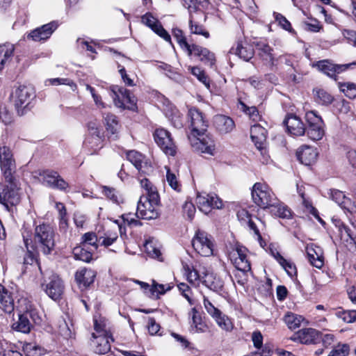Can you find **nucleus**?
Masks as SVG:
<instances>
[{"mask_svg":"<svg viewBox=\"0 0 356 356\" xmlns=\"http://www.w3.org/2000/svg\"><path fill=\"white\" fill-rule=\"evenodd\" d=\"M165 115L174 127L177 129L183 127V116L177 108L173 106L170 107V110L165 112Z\"/></svg>","mask_w":356,"mask_h":356,"instance_id":"nucleus-40","label":"nucleus"},{"mask_svg":"<svg viewBox=\"0 0 356 356\" xmlns=\"http://www.w3.org/2000/svg\"><path fill=\"white\" fill-rule=\"evenodd\" d=\"M140 184L142 188L146 191L145 197H150L152 193H158L156 188L152 185L149 180L147 178L139 179Z\"/></svg>","mask_w":356,"mask_h":356,"instance_id":"nucleus-64","label":"nucleus"},{"mask_svg":"<svg viewBox=\"0 0 356 356\" xmlns=\"http://www.w3.org/2000/svg\"><path fill=\"white\" fill-rule=\"evenodd\" d=\"M288 132L293 136H302L306 131L305 124L299 117L293 114H289L284 120Z\"/></svg>","mask_w":356,"mask_h":356,"instance_id":"nucleus-24","label":"nucleus"},{"mask_svg":"<svg viewBox=\"0 0 356 356\" xmlns=\"http://www.w3.org/2000/svg\"><path fill=\"white\" fill-rule=\"evenodd\" d=\"M196 204L199 209L207 214L212 209H221L222 208L223 203L216 194H207L205 193H199L196 197Z\"/></svg>","mask_w":356,"mask_h":356,"instance_id":"nucleus-18","label":"nucleus"},{"mask_svg":"<svg viewBox=\"0 0 356 356\" xmlns=\"http://www.w3.org/2000/svg\"><path fill=\"white\" fill-rule=\"evenodd\" d=\"M188 140L194 151L209 156L216 154V143L211 135L206 133L202 136L188 135Z\"/></svg>","mask_w":356,"mask_h":356,"instance_id":"nucleus-8","label":"nucleus"},{"mask_svg":"<svg viewBox=\"0 0 356 356\" xmlns=\"http://www.w3.org/2000/svg\"><path fill=\"white\" fill-rule=\"evenodd\" d=\"M203 304L207 313L214 319L221 329L225 331H231L233 329V324L230 318L222 314V312L216 307L205 296L203 298Z\"/></svg>","mask_w":356,"mask_h":356,"instance_id":"nucleus-14","label":"nucleus"},{"mask_svg":"<svg viewBox=\"0 0 356 356\" xmlns=\"http://www.w3.org/2000/svg\"><path fill=\"white\" fill-rule=\"evenodd\" d=\"M336 227L338 229V232L340 234L341 238L346 241H354L352 231L350 229L343 224L340 220H334L333 221Z\"/></svg>","mask_w":356,"mask_h":356,"instance_id":"nucleus-46","label":"nucleus"},{"mask_svg":"<svg viewBox=\"0 0 356 356\" xmlns=\"http://www.w3.org/2000/svg\"><path fill=\"white\" fill-rule=\"evenodd\" d=\"M238 108L245 112L254 121H257L259 118V113L255 106H248L245 104L239 101Z\"/></svg>","mask_w":356,"mask_h":356,"instance_id":"nucleus-56","label":"nucleus"},{"mask_svg":"<svg viewBox=\"0 0 356 356\" xmlns=\"http://www.w3.org/2000/svg\"><path fill=\"white\" fill-rule=\"evenodd\" d=\"M99 236L94 232H87L82 236V244L84 247H89L92 250H97L98 248Z\"/></svg>","mask_w":356,"mask_h":356,"instance_id":"nucleus-47","label":"nucleus"},{"mask_svg":"<svg viewBox=\"0 0 356 356\" xmlns=\"http://www.w3.org/2000/svg\"><path fill=\"white\" fill-rule=\"evenodd\" d=\"M96 324L95 332L92 333L91 346L97 354H106L111 350V342L113 341L112 334L105 335L104 330Z\"/></svg>","mask_w":356,"mask_h":356,"instance_id":"nucleus-11","label":"nucleus"},{"mask_svg":"<svg viewBox=\"0 0 356 356\" xmlns=\"http://www.w3.org/2000/svg\"><path fill=\"white\" fill-rule=\"evenodd\" d=\"M42 288L49 298L57 300L61 298L65 286L58 275L51 273L44 279V282L42 283Z\"/></svg>","mask_w":356,"mask_h":356,"instance_id":"nucleus-12","label":"nucleus"},{"mask_svg":"<svg viewBox=\"0 0 356 356\" xmlns=\"http://www.w3.org/2000/svg\"><path fill=\"white\" fill-rule=\"evenodd\" d=\"M229 54L237 55L245 61H249L254 56L253 47L247 44L238 43L236 47H232Z\"/></svg>","mask_w":356,"mask_h":356,"instance_id":"nucleus-34","label":"nucleus"},{"mask_svg":"<svg viewBox=\"0 0 356 356\" xmlns=\"http://www.w3.org/2000/svg\"><path fill=\"white\" fill-rule=\"evenodd\" d=\"M306 249L310 264L317 268H321L324 264L321 248L318 246L311 245L307 246Z\"/></svg>","mask_w":356,"mask_h":356,"instance_id":"nucleus-35","label":"nucleus"},{"mask_svg":"<svg viewBox=\"0 0 356 356\" xmlns=\"http://www.w3.org/2000/svg\"><path fill=\"white\" fill-rule=\"evenodd\" d=\"M273 16L278 24L284 30L291 31V24L289 20L282 14L274 12Z\"/></svg>","mask_w":356,"mask_h":356,"instance_id":"nucleus-61","label":"nucleus"},{"mask_svg":"<svg viewBox=\"0 0 356 356\" xmlns=\"http://www.w3.org/2000/svg\"><path fill=\"white\" fill-rule=\"evenodd\" d=\"M302 343H316L321 339V333L313 328H305L299 330L296 334V338Z\"/></svg>","mask_w":356,"mask_h":356,"instance_id":"nucleus-27","label":"nucleus"},{"mask_svg":"<svg viewBox=\"0 0 356 356\" xmlns=\"http://www.w3.org/2000/svg\"><path fill=\"white\" fill-rule=\"evenodd\" d=\"M280 266L286 270L287 274L292 277L297 273L296 266L294 264L285 259L284 257H280Z\"/></svg>","mask_w":356,"mask_h":356,"instance_id":"nucleus-63","label":"nucleus"},{"mask_svg":"<svg viewBox=\"0 0 356 356\" xmlns=\"http://www.w3.org/2000/svg\"><path fill=\"white\" fill-rule=\"evenodd\" d=\"M22 234L24 243L27 249L24 257V264H32L35 259L34 251L49 254L55 247V233L53 227L46 223H41L35 227L33 237L32 233L26 227L22 228Z\"/></svg>","mask_w":356,"mask_h":356,"instance_id":"nucleus-1","label":"nucleus"},{"mask_svg":"<svg viewBox=\"0 0 356 356\" xmlns=\"http://www.w3.org/2000/svg\"><path fill=\"white\" fill-rule=\"evenodd\" d=\"M142 22L149 27L154 32L163 38L165 41H171V37L163 29L161 23L150 13H146L142 17Z\"/></svg>","mask_w":356,"mask_h":356,"instance_id":"nucleus-25","label":"nucleus"},{"mask_svg":"<svg viewBox=\"0 0 356 356\" xmlns=\"http://www.w3.org/2000/svg\"><path fill=\"white\" fill-rule=\"evenodd\" d=\"M160 201L159 193H152L150 197L140 196L137 205L136 216L144 220L155 219L159 213L156 207Z\"/></svg>","mask_w":356,"mask_h":356,"instance_id":"nucleus-3","label":"nucleus"},{"mask_svg":"<svg viewBox=\"0 0 356 356\" xmlns=\"http://www.w3.org/2000/svg\"><path fill=\"white\" fill-rule=\"evenodd\" d=\"M270 206L268 209L273 216L281 218H289L291 216V209L277 198V202Z\"/></svg>","mask_w":356,"mask_h":356,"instance_id":"nucleus-38","label":"nucleus"},{"mask_svg":"<svg viewBox=\"0 0 356 356\" xmlns=\"http://www.w3.org/2000/svg\"><path fill=\"white\" fill-rule=\"evenodd\" d=\"M187 54L188 56L194 55L195 56L200 58L201 61L210 66H213L216 61L213 53L211 52L206 48H203L196 44H192Z\"/></svg>","mask_w":356,"mask_h":356,"instance_id":"nucleus-26","label":"nucleus"},{"mask_svg":"<svg viewBox=\"0 0 356 356\" xmlns=\"http://www.w3.org/2000/svg\"><path fill=\"white\" fill-rule=\"evenodd\" d=\"M251 194L253 202L263 209H268L270 206H273L272 204L277 202V197L266 184L255 183Z\"/></svg>","mask_w":356,"mask_h":356,"instance_id":"nucleus-4","label":"nucleus"},{"mask_svg":"<svg viewBox=\"0 0 356 356\" xmlns=\"http://www.w3.org/2000/svg\"><path fill=\"white\" fill-rule=\"evenodd\" d=\"M153 136L155 143L166 155L174 156L176 154L177 146L168 130L163 128L156 129Z\"/></svg>","mask_w":356,"mask_h":356,"instance_id":"nucleus-10","label":"nucleus"},{"mask_svg":"<svg viewBox=\"0 0 356 356\" xmlns=\"http://www.w3.org/2000/svg\"><path fill=\"white\" fill-rule=\"evenodd\" d=\"M330 197L344 211L353 214L356 213V204L344 193L337 189H332L330 192Z\"/></svg>","mask_w":356,"mask_h":356,"instance_id":"nucleus-22","label":"nucleus"},{"mask_svg":"<svg viewBox=\"0 0 356 356\" xmlns=\"http://www.w3.org/2000/svg\"><path fill=\"white\" fill-rule=\"evenodd\" d=\"M298 159L304 165H309L316 160L318 153L316 149L304 145L298 149L296 153Z\"/></svg>","mask_w":356,"mask_h":356,"instance_id":"nucleus-28","label":"nucleus"},{"mask_svg":"<svg viewBox=\"0 0 356 356\" xmlns=\"http://www.w3.org/2000/svg\"><path fill=\"white\" fill-rule=\"evenodd\" d=\"M172 35L179 44L180 47L188 53L191 47V45L187 42L182 31L179 29H174L172 30Z\"/></svg>","mask_w":356,"mask_h":356,"instance_id":"nucleus-50","label":"nucleus"},{"mask_svg":"<svg viewBox=\"0 0 356 356\" xmlns=\"http://www.w3.org/2000/svg\"><path fill=\"white\" fill-rule=\"evenodd\" d=\"M104 120L108 134L116 138L120 127L118 118L112 113H106Z\"/></svg>","mask_w":356,"mask_h":356,"instance_id":"nucleus-39","label":"nucleus"},{"mask_svg":"<svg viewBox=\"0 0 356 356\" xmlns=\"http://www.w3.org/2000/svg\"><path fill=\"white\" fill-rule=\"evenodd\" d=\"M14 166L10 149L6 146L0 147V167L5 180H11L15 172Z\"/></svg>","mask_w":356,"mask_h":356,"instance_id":"nucleus-21","label":"nucleus"},{"mask_svg":"<svg viewBox=\"0 0 356 356\" xmlns=\"http://www.w3.org/2000/svg\"><path fill=\"white\" fill-rule=\"evenodd\" d=\"M229 258L235 268L243 274L251 270L250 262L247 257V249L243 246H236L229 253Z\"/></svg>","mask_w":356,"mask_h":356,"instance_id":"nucleus-16","label":"nucleus"},{"mask_svg":"<svg viewBox=\"0 0 356 356\" xmlns=\"http://www.w3.org/2000/svg\"><path fill=\"white\" fill-rule=\"evenodd\" d=\"M166 181L169 186L177 191H180L181 185L177 180L175 174L172 173L168 168H166Z\"/></svg>","mask_w":356,"mask_h":356,"instance_id":"nucleus-59","label":"nucleus"},{"mask_svg":"<svg viewBox=\"0 0 356 356\" xmlns=\"http://www.w3.org/2000/svg\"><path fill=\"white\" fill-rule=\"evenodd\" d=\"M40 181L44 185L60 191H66L69 184L59 174L54 170H43L39 172Z\"/></svg>","mask_w":356,"mask_h":356,"instance_id":"nucleus-19","label":"nucleus"},{"mask_svg":"<svg viewBox=\"0 0 356 356\" xmlns=\"http://www.w3.org/2000/svg\"><path fill=\"white\" fill-rule=\"evenodd\" d=\"M336 316L346 323H353L356 320V310L338 311Z\"/></svg>","mask_w":356,"mask_h":356,"instance_id":"nucleus-58","label":"nucleus"},{"mask_svg":"<svg viewBox=\"0 0 356 356\" xmlns=\"http://www.w3.org/2000/svg\"><path fill=\"white\" fill-rule=\"evenodd\" d=\"M0 303L3 311L8 314L12 313L17 306L14 303L11 293L1 284H0Z\"/></svg>","mask_w":356,"mask_h":356,"instance_id":"nucleus-36","label":"nucleus"},{"mask_svg":"<svg viewBox=\"0 0 356 356\" xmlns=\"http://www.w3.org/2000/svg\"><path fill=\"white\" fill-rule=\"evenodd\" d=\"M190 315L191 316V326L193 328L195 329V331L197 332H202L204 326L202 318L195 307L191 309Z\"/></svg>","mask_w":356,"mask_h":356,"instance_id":"nucleus-49","label":"nucleus"},{"mask_svg":"<svg viewBox=\"0 0 356 356\" xmlns=\"http://www.w3.org/2000/svg\"><path fill=\"white\" fill-rule=\"evenodd\" d=\"M257 49L259 55L266 65L273 67L275 65V58L273 54V49L268 44L265 42H258Z\"/></svg>","mask_w":356,"mask_h":356,"instance_id":"nucleus-33","label":"nucleus"},{"mask_svg":"<svg viewBox=\"0 0 356 356\" xmlns=\"http://www.w3.org/2000/svg\"><path fill=\"white\" fill-rule=\"evenodd\" d=\"M184 269L188 281L191 284H195L200 280L198 272L193 268L190 267L188 265H184Z\"/></svg>","mask_w":356,"mask_h":356,"instance_id":"nucleus-57","label":"nucleus"},{"mask_svg":"<svg viewBox=\"0 0 356 356\" xmlns=\"http://www.w3.org/2000/svg\"><path fill=\"white\" fill-rule=\"evenodd\" d=\"M213 125L222 134L231 132L235 127L234 120L224 115H217L213 118Z\"/></svg>","mask_w":356,"mask_h":356,"instance_id":"nucleus-29","label":"nucleus"},{"mask_svg":"<svg viewBox=\"0 0 356 356\" xmlns=\"http://www.w3.org/2000/svg\"><path fill=\"white\" fill-rule=\"evenodd\" d=\"M15 46L11 43L0 45V70L10 62L13 56Z\"/></svg>","mask_w":356,"mask_h":356,"instance_id":"nucleus-37","label":"nucleus"},{"mask_svg":"<svg viewBox=\"0 0 356 356\" xmlns=\"http://www.w3.org/2000/svg\"><path fill=\"white\" fill-rule=\"evenodd\" d=\"M95 251L89 247H84L83 245L73 249V254L76 259L85 262H90L92 259V252Z\"/></svg>","mask_w":356,"mask_h":356,"instance_id":"nucleus-42","label":"nucleus"},{"mask_svg":"<svg viewBox=\"0 0 356 356\" xmlns=\"http://www.w3.org/2000/svg\"><path fill=\"white\" fill-rule=\"evenodd\" d=\"M144 248L145 252L149 257L159 259L161 256V252L159 249L155 246L153 238L147 240L144 244Z\"/></svg>","mask_w":356,"mask_h":356,"instance_id":"nucleus-53","label":"nucleus"},{"mask_svg":"<svg viewBox=\"0 0 356 356\" xmlns=\"http://www.w3.org/2000/svg\"><path fill=\"white\" fill-rule=\"evenodd\" d=\"M111 92V96L117 107L131 111L136 110L137 99L129 90L121 86H112Z\"/></svg>","mask_w":356,"mask_h":356,"instance_id":"nucleus-6","label":"nucleus"},{"mask_svg":"<svg viewBox=\"0 0 356 356\" xmlns=\"http://www.w3.org/2000/svg\"><path fill=\"white\" fill-rule=\"evenodd\" d=\"M58 24L53 21L44 24L31 31L26 35V40H31L34 42H42L49 39L52 33L57 29Z\"/></svg>","mask_w":356,"mask_h":356,"instance_id":"nucleus-20","label":"nucleus"},{"mask_svg":"<svg viewBox=\"0 0 356 356\" xmlns=\"http://www.w3.org/2000/svg\"><path fill=\"white\" fill-rule=\"evenodd\" d=\"M5 181L6 184L0 183V204L9 211L11 207L17 205L20 202L19 188L13 176L10 181Z\"/></svg>","mask_w":356,"mask_h":356,"instance_id":"nucleus-5","label":"nucleus"},{"mask_svg":"<svg viewBox=\"0 0 356 356\" xmlns=\"http://www.w3.org/2000/svg\"><path fill=\"white\" fill-rule=\"evenodd\" d=\"M188 117L191 122L190 135L202 136L203 134L207 132L208 122L200 110L196 108H191L188 110Z\"/></svg>","mask_w":356,"mask_h":356,"instance_id":"nucleus-15","label":"nucleus"},{"mask_svg":"<svg viewBox=\"0 0 356 356\" xmlns=\"http://www.w3.org/2000/svg\"><path fill=\"white\" fill-rule=\"evenodd\" d=\"M237 218L241 222L248 224L250 229H252L257 236V239L260 245L264 247L266 243L261 238L259 229L257 228L255 223L252 221V216L250 214V213L245 209H240L237 212Z\"/></svg>","mask_w":356,"mask_h":356,"instance_id":"nucleus-31","label":"nucleus"},{"mask_svg":"<svg viewBox=\"0 0 356 356\" xmlns=\"http://www.w3.org/2000/svg\"><path fill=\"white\" fill-rule=\"evenodd\" d=\"M33 95L32 90L25 86H19L13 88L10 100L19 115L26 113Z\"/></svg>","mask_w":356,"mask_h":356,"instance_id":"nucleus-7","label":"nucleus"},{"mask_svg":"<svg viewBox=\"0 0 356 356\" xmlns=\"http://www.w3.org/2000/svg\"><path fill=\"white\" fill-rule=\"evenodd\" d=\"M205 285L213 291H218L223 287V282L213 273L207 274L204 281Z\"/></svg>","mask_w":356,"mask_h":356,"instance_id":"nucleus-44","label":"nucleus"},{"mask_svg":"<svg viewBox=\"0 0 356 356\" xmlns=\"http://www.w3.org/2000/svg\"><path fill=\"white\" fill-rule=\"evenodd\" d=\"M284 321L290 330H296L300 326L304 318L302 316L288 312L284 316Z\"/></svg>","mask_w":356,"mask_h":356,"instance_id":"nucleus-45","label":"nucleus"},{"mask_svg":"<svg viewBox=\"0 0 356 356\" xmlns=\"http://www.w3.org/2000/svg\"><path fill=\"white\" fill-rule=\"evenodd\" d=\"M305 119L308 126L323 124L321 117L314 111L307 112L305 114Z\"/></svg>","mask_w":356,"mask_h":356,"instance_id":"nucleus-62","label":"nucleus"},{"mask_svg":"<svg viewBox=\"0 0 356 356\" xmlns=\"http://www.w3.org/2000/svg\"><path fill=\"white\" fill-rule=\"evenodd\" d=\"M314 95L315 102L318 104L327 106L330 104L334 100L333 96L324 89H314Z\"/></svg>","mask_w":356,"mask_h":356,"instance_id":"nucleus-41","label":"nucleus"},{"mask_svg":"<svg viewBox=\"0 0 356 356\" xmlns=\"http://www.w3.org/2000/svg\"><path fill=\"white\" fill-rule=\"evenodd\" d=\"M102 193L115 204H120L123 202L122 196L113 188L103 186Z\"/></svg>","mask_w":356,"mask_h":356,"instance_id":"nucleus-48","label":"nucleus"},{"mask_svg":"<svg viewBox=\"0 0 356 356\" xmlns=\"http://www.w3.org/2000/svg\"><path fill=\"white\" fill-rule=\"evenodd\" d=\"M195 250L200 255L209 257L213 254V243L212 237L207 233L197 230L192 241Z\"/></svg>","mask_w":356,"mask_h":356,"instance_id":"nucleus-13","label":"nucleus"},{"mask_svg":"<svg viewBox=\"0 0 356 356\" xmlns=\"http://www.w3.org/2000/svg\"><path fill=\"white\" fill-rule=\"evenodd\" d=\"M355 65V62L348 64L337 65L332 63L328 60H322L318 61L315 64V66L320 72L336 81L337 79V74L346 71L351 66Z\"/></svg>","mask_w":356,"mask_h":356,"instance_id":"nucleus-17","label":"nucleus"},{"mask_svg":"<svg viewBox=\"0 0 356 356\" xmlns=\"http://www.w3.org/2000/svg\"><path fill=\"white\" fill-rule=\"evenodd\" d=\"M104 133L101 124L96 120L90 121L87 124V134L83 142L86 147L96 150L102 147Z\"/></svg>","mask_w":356,"mask_h":356,"instance_id":"nucleus-9","label":"nucleus"},{"mask_svg":"<svg viewBox=\"0 0 356 356\" xmlns=\"http://www.w3.org/2000/svg\"><path fill=\"white\" fill-rule=\"evenodd\" d=\"M339 87L346 97L350 99L356 98V84L350 82L339 83Z\"/></svg>","mask_w":356,"mask_h":356,"instance_id":"nucleus-51","label":"nucleus"},{"mask_svg":"<svg viewBox=\"0 0 356 356\" xmlns=\"http://www.w3.org/2000/svg\"><path fill=\"white\" fill-rule=\"evenodd\" d=\"M349 353V346L346 343H339L327 356H347Z\"/></svg>","mask_w":356,"mask_h":356,"instance_id":"nucleus-60","label":"nucleus"},{"mask_svg":"<svg viewBox=\"0 0 356 356\" xmlns=\"http://www.w3.org/2000/svg\"><path fill=\"white\" fill-rule=\"evenodd\" d=\"M188 70L191 72L193 75L197 77V79L202 82L207 88L209 87V82L207 76L204 72L198 67H191L188 66Z\"/></svg>","mask_w":356,"mask_h":356,"instance_id":"nucleus-54","label":"nucleus"},{"mask_svg":"<svg viewBox=\"0 0 356 356\" xmlns=\"http://www.w3.org/2000/svg\"><path fill=\"white\" fill-rule=\"evenodd\" d=\"M189 26L191 33L196 35H202L206 38H208L209 37V33L207 31H206L202 25L196 22H194L191 16L189 21Z\"/></svg>","mask_w":356,"mask_h":356,"instance_id":"nucleus-55","label":"nucleus"},{"mask_svg":"<svg viewBox=\"0 0 356 356\" xmlns=\"http://www.w3.org/2000/svg\"><path fill=\"white\" fill-rule=\"evenodd\" d=\"M95 277L94 271L86 268L78 270L75 273V280L79 288H86L93 283Z\"/></svg>","mask_w":356,"mask_h":356,"instance_id":"nucleus-32","label":"nucleus"},{"mask_svg":"<svg viewBox=\"0 0 356 356\" xmlns=\"http://www.w3.org/2000/svg\"><path fill=\"white\" fill-rule=\"evenodd\" d=\"M127 159L141 173L147 174L152 171V166L147 161L145 156L135 150H130L127 152Z\"/></svg>","mask_w":356,"mask_h":356,"instance_id":"nucleus-23","label":"nucleus"},{"mask_svg":"<svg viewBox=\"0 0 356 356\" xmlns=\"http://www.w3.org/2000/svg\"><path fill=\"white\" fill-rule=\"evenodd\" d=\"M305 132L307 136L312 140H319L322 139L325 134L324 123L315 125H309Z\"/></svg>","mask_w":356,"mask_h":356,"instance_id":"nucleus-43","label":"nucleus"},{"mask_svg":"<svg viewBox=\"0 0 356 356\" xmlns=\"http://www.w3.org/2000/svg\"><path fill=\"white\" fill-rule=\"evenodd\" d=\"M183 6L186 8L190 13L202 10L205 0H182Z\"/></svg>","mask_w":356,"mask_h":356,"instance_id":"nucleus-52","label":"nucleus"},{"mask_svg":"<svg viewBox=\"0 0 356 356\" xmlns=\"http://www.w3.org/2000/svg\"><path fill=\"white\" fill-rule=\"evenodd\" d=\"M250 137L257 148L259 150L264 149L266 140V130L259 124H254L250 129Z\"/></svg>","mask_w":356,"mask_h":356,"instance_id":"nucleus-30","label":"nucleus"},{"mask_svg":"<svg viewBox=\"0 0 356 356\" xmlns=\"http://www.w3.org/2000/svg\"><path fill=\"white\" fill-rule=\"evenodd\" d=\"M16 309L18 311V320L12 325L14 330L22 333H29L33 327L32 323L39 324L41 321L38 312L33 308L32 305L27 298H21L18 300Z\"/></svg>","mask_w":356,"mask_h":356,"instance_id":"nucleus-2","label":"nucleus"}]
</instances>
